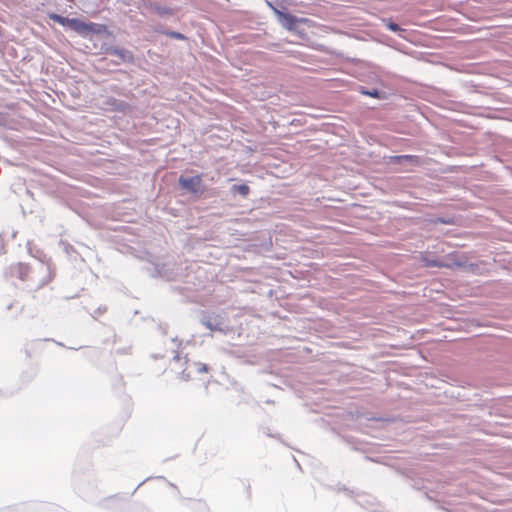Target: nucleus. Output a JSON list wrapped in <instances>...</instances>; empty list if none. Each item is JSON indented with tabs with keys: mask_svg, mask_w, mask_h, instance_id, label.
I'll return each mask as SVG.
<instances>
[{
	"mask_svg": "<svg viewBox=\"0 0 512 512\" xmlns=\"http://www.w3.org/2000/svg\"><path fill=\"white\" fill-rule=\"evenodd\" d=\"M395 160H397V161L407 160V161H410V162L418 163L417 157L416 156H412V155L396 156Z\"/></svg>",
	"mask_w": 512,
	"mask_h": 512,
	"instance_id": "6e6552de",
	"label": "nucleus"
},
{
	"mask_svg": "<svg viewBox=\"0 0 512 512\" xmlns=\"http://www.w3.org/2000/svg\"><path fill=\"white\" fill-rule=\"evenodd\" d=\"M209 368L205 363L196 361H186V366L181 373V379L192 381L198 379L200 374H208Z\"/></svg>",
	"mask_w": 512,
	"mask_h": 512,
	"instance_id": "f03ea898",
	"label": "nucleus"
},
{
	"mask_svg": "<svg viewBox=\"0 0 512 512\" xmlns=\"http://www.w3.org/2000/svg\"><path fill=\"white\" fill-rule=\"evenodd\" d=\"M179 184L183 189L187 190L192 194H198L203 192L201 175H196L193 177L181 176L179 178Z\"/></svg>",
	"mask_w": 512,
	"mask_h": 512,
	"instance_id": "7ed1b4c3",
	"label": "nucleus"
},
{
	"mask_svg": "<svg viewBox=\"0 0 512 512\" xmlns=\"http://www.w3.org/2000/svg\"><path fill=\"white\" fill-rule=\"evenodd\" d=\"M49 18L62 26H69L82 37H87L90 34L100 35L108 32L107 26L104 24L84 22L75 18L70 19L55 13L50 14Z\"/></svg>",
	"mask_w": 512,
	"mask_h": 512,
	"instance_id": "f257e3e1",
	"label": "nucleus"
},
{
	"mask_svg": "<svg viewBox=\"0 0 512 512\" xmlns=\"http://www.w3.org/2000/svg\"><path fill=\"white\" fill-rule=\"evenodd\" d=\"M421 260L424 262V265L426 267H449L448 264H446L440 260L429 258L428 253L422 254Z\"/></svg>",
	"mask_w": 512,
	"mask_h": 512,
	"instance_id": "423d86ee",
	"label": "nucleus"
},
{
	"mask_svg": "<svg viewBox=\"0 0 512 512\" xmlns=\"http://www.w3.org/2000/svg\"><path fill=\"white\" fill-rule=\"evenodd\" d=\"M275 13L278 16L279 22L288 30H293L295 28L296 23L299 21L295 16L281 12L277 9H274Z\"/></svg>",
	"mask_w": 512,
	"mask_h": 512,
	"instance_id": "39448f33",
	"label": "nucleus"
},
{
	"mask_svg": "<svg viewBox=\"0 0 512 512\" xmlns=\"http://www.w3.org/2000/svg\"><path fill=\"white\" fill-rule=\"evenodd\" d=\"M387 27H388L391 31H393V32H397V31H400V30H401V28H400L396 23L391 22V21H390L389 23H387Z\"/></svg>",
	"mask_w": 512,
	"mask_h": 512,
	"instance_id": "1a4fd4ad",
	"label": "nucleus"
},
{
	"mask_svg": "<svg viewBox=\"0 0 512 512\" xmlns=\"http://www.w3.org/2000/svg\"><path fill=\"white\" fill-rule=\"evenodd\" d=\"M232 191L242 195L243 197H246L250 192V188L246 184H240V185H234L232 187Z\"/></svg>",
	"mask_w": 512,
	"mask_h": 512,
	"instance_id": "0eeeda50",
	"label": "nucleus"
},
{
	"mask_svg": "<svg viewBox=\"0 0 512 512\" xmlns=\"http://www.w3.org/2000/svg\"><path fill=\"white\" fill-rule=\"evenodd\" d=\"M30 267L24 263H16L9 267L7 276L10 278H16L21 281L29 279Z\"/></svg>",
	"mask_w": 512,
	"mask_h": 512,
	"instance_id": "20e7f679",
	"label": "nucleus"
},
{
	"mask_svg": "<svg viewBox=\"0 0 512 512\" xmlns=\"http://www.w3.org/2000/svg\"><path fill=\"white\" fill-rule=\"evenodd\" d=\"M168 35L172 38L179 39V40H183L185 38L184 35L179 32H170V33H168Z\"/></svg>",
	"mask_w": 512,
	"mask_h": 512,
	"instance_id": "9d476101",
	"label": "nucleus"
}]
</instances>
